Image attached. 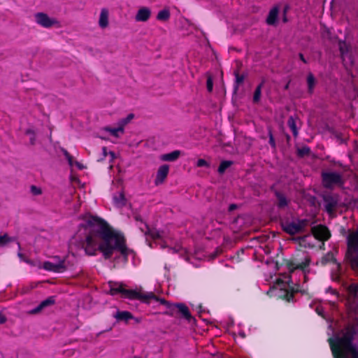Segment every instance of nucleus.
Wrapping results in <instances>:
<instances>
[{
	"label": "nucleus",
	"instance_id": "393cba45",
	"mask_svg": "<svg viewBox=\"0 0 358 358\" xmlns=\"http://www.w3.org/2000/svg\"><path fill=\"white\" fill-rule=\"evenodd\" d=\"M13 241V239L9 237L7 234L0 236V248L6 246L8 243Z\"/></svg>",
	"mask_w": 358,
	"mask_h": 358
},
{
	"label": "nucleus",
	"instance_id": "72a5a7b5",
	"mask_svg": "<svg viewBox=\"0 0 358 358\" xmlns=\"http://www.w3.org/2000/svg\"><path fill=\"white\" fill-rule=\"evenodd\" d=\"M63 152H64V156L67 159L69 165L71 166H73L74 165V163H73L72 157L69 155V153L66 150H63Z\"/></svg>",
	"mask_w": 358,
	"mask_h": 358
},
{
	"label": "nucleus",
	"instance_id": "49530a36",
	"mask_svg": "<svg viewBox=\"0 0 358 358\" xmlns=\"http://www.w3.org/2000/svg\"><path fill=\"white\" fill-rule=\"evenodd\" d=\"M299 57H300V59H301V61H303L304 63H306V61L302 54H299Z\"/></svg>",
	"mask_w": 358,
	"mask_h": 358
},
{
	"label": "nucleus",
	"instance_id": "dca6fc26",
	"mask_svg": "<svg viewBox=\"0 0 358 358\" xmlns=\"http://www.w3.org/2000/svg\"><path fill=\"white\" fill-rule=\"evenodd\" d=\"M113 202L114 204L120 208L125 205L126 199L122 192H120L113 196Z\"/></svg>",
	"mask_w": 358,
	"mask_h": 358
},
{
	"label": "nucleus",
	"instance_id": "9b49d317",
	"mask_svg": "<svg viewBox=\"0 0 358 358\" xmlns=\"http://www.w3.org/2000/svg\"><path fill=\"white\" fill-rule=\"evenodd\" d=\"M169 172V166L167 164L162 165L159 167L156 178L155 180V184L159 185L162 184L166 178Z\"/></svg>",
	"mask_w": 358,
	"mask_h": 358
},
{
	"label": "nucleus",
	"instance_id": "423d86ee",
	"mask_svg": "<svg viewBox=\"0 0 358 358\" xmlns=\"http://www.w3.org/2000/svg\"><path fill=\"white\" fill-rule=\"evenodd\" d=\"M312 234H313V235L306 236L303 238L302 242L304 243L305 246H306V243H307L308 247H310V248L313 247L314 244L310 243V241L312 239L319 240V241H326L330 236V234H329L328 229L326 227L322 226V225L313 227L312 228Z\"/></svg>",
	"mask_w": 358,
	"mask_h": 358
},
{
	"label": "nucleus",
	"instance_id": "b1692460",
	"mask_svg": "<svg viewBox=\"0 0 358 358\" xmlns=\"http://www.w3.org/2000/svg\"><path fill=\"white\" fill-rule=\"evenodd\" d=\"M307 83L309 91L312 92L315 85V79L312 73L308 75Z\"/></svg>",
	"mask_w": 358,
	"mask_h": 358
},
{
	"label": "nucleus",
	"instance_id": "c03bdc74",
	"mask_svg": "<svg viewBox=\"0 0 358 358\" xmlns=\"http://www.w3.org/2000/svg\"><path fill=\"white\" fill-rule=\"evenodd\" d=\"M236 208V205H235V204H231V205H230V206H229V211H232V210H234Z\"/></svg>",
	"mask_w": 358,
	"mask_h": 358
},
{
	"label": "nucleus",
	"instance_id": "2eb2a0df",
	"mask_svg": "<svg viewBox=\"0 0 358 358\" xmlns=\"http://www.w3.org/2000/svg\"><path fill=\"white\" fill-rule=\"evenodd\" d=\"M180 156V150H174L170 153L163 154L160 155L159 159L163 162H174Z\"/></svg>",
	"mask_w": 358,
	"mask_h": 358
},
{
	"label": "nucleus",
	"instance_id": "a18cd8bd",
	"mask_svg": "<svg viewBox=\"0 0 358 358\" xmlns=\"http://www.w3.org/2000/svg\"><path fill=\"white\" fill-rule=\"evenodd\" d=\"M243 78L242 77L236 76V81L238 83H241L243 81Z\"/></svg>",
	"mask_w": 358,
	"mask_h": 358
},
{
	"label": "nucleus",
	"instance_id": "f3484780",
	"mask_svg": "<svg viewBox=\"0 0 358 358\" xmlns=\"http://www.w3.org/2000/svg\"><path fill=\"white\" fill-rule=\"evenodd\" d=\"M278 15V8L275 7L272 8L267 17L266 22L268 24H274L276 22L277 17Z\"/></svg>",
	"mask_w": 358,
	"mask_h": 358
},
{
	"label": "nucleus",
	"instance_id": "8fccbe9b",
	"mask_svg": "<svg viewBox=\"0 0 358 358\" xmlns=\"http://www.w3.org/2000/svg\"><path fill=\"white\" fill-rule=\"evenodd\" d=\"M239 335H240L242 338H245V334H244L243 331H240V332H239Z\"/></svg>",
	"mask_w": 358,
	"mask_h": 358
},
{
	"label": "nucleus",
	"instance_id": "7c9ffc66",
	"mask_svg": "<svg viewBox=\"0 0 358 358\" xmlns=\"http://www.w3.org/2000/svg\"><path fill=\"white\" fill-rule=\"evenodd\" d=\"M149 233L154 239H162L164 238L163 232H161L159 231H149Z\"/></svg>",
	"mask_w": 358,
	"mask_h": 358
},
{
	"label": "nucleus",
	"instance_id": "9d476101",
	"mask_svg": "<svg viewBox=\"0 0 358 358\" xmlns=\"http://www.w3.org/2000/svg\"><path fill=\"white\" fill-rule=\"evenodd\" d=\"M339 48L344 65L348 67L353 64L352 55L349 53L348 46L344 41L339 43Z\"/></svg>",
	"mask_w": 358,
	"mask_h": 358
},
{
	"label": "nucleus",
	"instance_id": "f704fd0d",
	"mask_svg": "<svg viewBox=\"0 0 358 358\" xmlns=\"http://www.w3.org/2000/svg\"><path fill=\"white\" fill-rule=\"evenodd\" d=\"M31 192L34 194V195H39L41 194V189L36 187V186H34V185H32L31 187Z\"/></svg>",
	"mask_w": 358,
	"mask_h": 358
},
{
	"label": "nucleus",
	"instance_id": "a19ab883",
	"mask_svg": "<svg viewBox=\"0 0 358 358\" xmlns=\"http://www.w3.org/2000/svg\"><path fill=\"white\" fill-rule=\"evenodd\" d=\"M331 258H332V255L330 254H328V255L326 257L322 259V264L326 263L327 261H329V259H330Z\"/></svg>",
	"mask_w": 358,
	"mask_h": 358
},
{
	"label": "nucleus",
	"instance_id": "4c0bfd02",
	"mask_svg": "<svg viewBox=\"0 0 358 358\" xmlns=\"http://www.w3.org/2000/svg\"><path fill=\"white\" fill-rule=\"evenodd\" d=\"M213 81L210 78H208L207 80V89L209 92H211L213 90Z\"/></svg>",
	"mask_w": 358,
	"mask_h": 358
},
{
	"label": "nucleus",
	"instance_id": "37998d69",
	"mask_svg": "<svg viewBox=\"0 0 358 358\" xmlns=\"http://www.w3.org/2000/svg\"><path fill=\"white\" fill-rule=\"evenodd\" d=\"M5 317L1 313H0V324H2L5 322Z\"/></svg>",
	"mask_w": 358,
	"mask_h": 358
},
{
	"label": "nucleus",
	"instance_id": "c85d7f7f",
	"mask_svg": "<svg viewBox=\"0 0 358 358\" xmlns=\"http://www.w3.org/2000/svg\"><path fill=\"white\" fill-rule=\"evenodd\" d=\"M277 197H278V206L280 207H285L287 206V199L282 194L278 193Z\"/></svg>",
	"mask_w": 358,
	"mask_h": 358
},
{
	"label": "nucleus",
	"instance_id": "39448f33",
	"mask_svg": "<svg viewBox=\"0 0 358 358\" xmlns=\"http://www.w3.org/2000/svg\"><path fill=\"white\" fill-rule=\"evenodd\" d=\"M25 262L32 266H36L39 268H42L45 271L55 273H63L73 264L70 260L69 256L63 258L59 256H54L50 261L45 262L43 264L40 262L38 264H34L30 260H25Z\"/></svg>",
	"mask_w": 358,
	"mask_h": 358
},
{
	"label": "nucleus",
	"instance_id": "bb28decb",
	"mask_svg": "<svg viewBox=\"0 0 358 358\" xmlns=\"http://www.w3.org/2000/svg\"><path fill=\"white\" fill-rule=\"evenodd\" d=\"M231 164V162L230 161H224L222 162L218 168V171L220 173H223L225 170L229 168Z\"/></svg>",
	"mask_w": 358,
	"mask_h": 358
},
{
	"label": "nucleus",
	"instance_id": "ea45409f",
	"mask_svg": "<svg viewBox=\"0 0 358 358\" xmlns=\"http://www.w3.org/2000/svg\"><path fill=\"white\" fill-rule=\"evenodd\" d=\"M27 134H30V142H31V144H34V134L30 130H27Z\"/></svg>",
	"mask_w": 358,
	"mask_h": 358
},
{
	"label": "nucleus",
	"instance_id": "c9c22d12",
	"mask_svg": "<svg viewBox=\"0 0 358 358\" xmlns=\"http://www.w3.org/2000/svg\"><path fill=\"white\" fill-rule=\"evenodd\" d=\"M316 312L317 314L320 316H322L323 318H326V316L324 315V308L322 306H317L315 308Z\"/></svg>",
	"mask_w": 358,
	"mask_h": 358
},
{
	"label": "nucleus",
	"instance_id": "aec40b11",
	"mask_svg": "<svg viewBox=\"0 0 358 358\" xmlns=\"http://www.w3.org/2000/svg\"><path fill=\"white\" fill-rule=\"evenodd\" d=\"M178 310V311L182 314V315L186 318L187 320H189L191 317V315L189 312V310L186 306L182 303H178L174 305Z\"/></svg>",
	"mask_w": 358,
	"mask_h": 358
},
{
	"label": "nucleus",
	"instance_id": "a211bd4d",
	"mask_svg": "<svg viewBox=\"0 0 358 358\" xmlns=\"http://www.w3.org/2000/svg\"><path fill=\"white\" fill-rule=\"evenodd\" d=\"M325 208L327 211L331 214L334 212L336 206V201L333 199L326 198L325 199Z\"/></svg>",
	"mask_w": 358,
	"mask_h": 358
},
{
	"label": "nucleus",
	"instance_id": "f257e3e1",
	"mask_svg": "<svg viewBox=\"0 0 358 358\" xmlns=\"http://www.w3.org/2000/svg\"><path fill=\"white\" fill-rule=\"evenodd\" d=\"M77 236L83 238L85 250L90 255L99 250L105 259L126 262L132 252L127 247L124 236L98 217L85 215L79 224Z\"/></svg>",
	"mask_w": 358,
	"mask_h": 358
},
{
	"label": "nucleus",
	"instance_id": "f8f14e48",
	"mask_svg": "<svg viewBox=\"0 0 358 358\" xmlns=\"http://www.w3.org/2000/svg\"><path fill=\"white\" fill-rule=\"evenodd\" d=\"M151 10L148 7L140 8L135 16V20L136 22H146L151 17Z\"/></svg>",
	"mask_w": 358,
	"mask_h": 358
},
{
	"label": "nucleus",
	"instance_id": "ddd939ff",
	"mask_svg": "<svg viewBox=\"0 0 358 358\" xmlns=\"http://www.w3.org/2000/svg\"><path fill=\"white\" fill-rule=\"evenodd\" d=\"M98 24L100 28L106 29L109 25V11L107 8H101L99 17Z\"/></svg>",
	"mask_w": 358,
	"mask_h": 358
},
{
	"label": "nucleus",
	"instance_id": "1a4fd4ad",
	"mask_svg": "<svg viewBox=\"0 0 358 358\" xmlns=\"http://www.w3.org/2000/svg\"><path fill=\"white\" fill-rule=\"evenodd\" d=\"M308 224L306 220H301L287 223L284 225V229L290 234H295L301 231Z\"/></svg>",
	"mask_w": 358,
	"mask_h": 358
},
{
	"label": "nucleus",
	"instance_id": "5701e85b",
	"mask_svg": "<svg viewBox=\"0 0 358 358\" xmlns=\"http://www.w3.org/2000/svg\"><path fill=\"white\" fill-rule=\"evenodd\" d=\"M169 17H170V13L168 10H166V9L160 10L157 15V19L158 20H162V21H166V20H169Z\"/></svg>",
	"mask_w": 358,
	"mask_h": 358
},
{
	"label": "nucleus",
	"instance_id": "2f4dec72",
	"mask_svg": "<svg viewBox=\"0 0 358 358\" xmlns=\"http://www.w3.org/2000/svg\"><path fill=\"white\" fill-rule=\"evenodd\" d=\"M331 292V294L333 296V299H331V300H329V302L331 304H334L335 303L336 300L338 297V294H337V292L334 289H331V287L328 288L327 292Z\"/></svg>",
	"mask_w": 358,
	"mask_h": 358
},
{
	"label": "nucleus",
	"instance_id": "a878e982",
	"mask_svg": "<svg viewBox=\"0 0 358 358\" xmlns=\"http://www.w3.org/2000/svg\"><path fill=\"white\" fill-rule=\"evenodd\" d=\"M263 84L261 83L257 86L255 91L254 96H253V101L254 102H258L260 99L261 94H262V87Z\"/></svg>",
	"mask_w": 358,
	"mask_h": 358
},
{
	"label": "nucleus",
	"instance_id": "6ab92c4d",
	"mask_svg": "<svg viewBox=\"0 0 358 358\" xmlns=\"http://www.w3.org/2000/svg\"><path fill=\"white\" fill-rule=\"evenodd\" d=\"M103 129L109 132L112 136L115 137H118L120 133L122 134L124 132V128L121 126V124H119L118 127L117 128H111L109 127H106Z\"/></svg>",
	"mask_w": 358,
	"mask_h": 358
},
{
	"label": "nucleus",
	"instance_id": "de8ad7c7",
	"mask_svg": "<svg viewBox=\"0 0 358 358\" xmlns=\"http://www.w3.org/2000/svg\"><path fill=\"white\" fill-rule=\"evenodd\" d=\"M75 165H76L80 169H83V166L78 162H75Z\"/></svg>",
	"mask_w": 358,
	"mask_h": 358
},
{
	"label": "nucleus",
	"instance_id": "4468645a",
	"mask_svg": "<svg viewBox=\"0 0 358 358\" xmlns=\"http://www.w3.org/2000/svg\"><path fill=\"white\" fill-rule=\"evenodd\" d=\"M55 302V300L54 296H50V297L46 299L45 300L43 301L42 302H41V303L37 307H36L35 308L30 310L29 313L31 314H36V313L41 312L45 308L54 304Z\"/></svg>",
	"mask_w": 358,
	"mask_h": 358
},
{
	"label": "nucleus",
	"instance_id": "6e6552de",
	"mask_svg": "<svg viewBox=\"0 0 358 358\" xmlns=\"http://www.w3.org/2000/svg\"><path fill=\"white\" fill-rule=\"evenodd\" d=\"M34 20L37 24L44 28H50L53 26H59V21L52 17H50L48 14L38 12L34 15Z\"/></svg>",
	"mask_w": 358,
	"mask_h": 358
},
{
	"label": "nucleus",
	"instance_id": "e433bc0d",
	"mask_svg": "<svg viewBox=\"0 0 358 358\" xmlns=\"http://www.w3.org/2000/svg\"><path fill=\"white\" fill-rule=\"evenodd\" d=\"M196 166L199 167L209 166L208 163L203 159H199L197 161Z\"/></svg>",
	"mask_w": 358,
	"mask_h": 358
},
{
	"label": "nucleus",
	"instance_id": "20e7f679",
	"mask_svg": "<svg viewBox=\"0 0 358 358\" xmlns=\"http://www.w3.org/2000/svg\"><path fill=\"white\" fill-rule=\"evenodd\" d=\"M108 286L110 288V294L115 295L120 294L122 297L130 299H140L144 302H149V300L153 299L159 301L160 304L166 306L167 308H171L170 305L166 301L163 299L157 298L152 292H137L132 289H127L123 287V285L119 282H109Z\"/></svg>",
	"mask_w": 358,
	"mask_h": 358
},
{
	"label": "nucleus",
	"instance_id": "f03ea898",
	"mask_svg": "<svg viewBox=\"0 0 358 358\" xmlns=\"http://www.w3.org/2000/svg\"><path fill=\"white\" fill-rule=\"evenodd\" d=\"M310 259L306 257L301 262H292L289 267V274H281L277 278L271 292L279 291L278 295L290 301L295 292H301L300 283L306 282L309 272Z\"/></svg>",
	"mask_w": 358,
	"mask_h": 358
},
{
	"label": "nucleus",
	"instance_id": "c756f323",
	"mask_svg": "<svg viewBox=\"0 0 358 358\" xmlns=\"http://www.w3.org/2000/svg\"><path fill=\"white\" fill-rule=\"evenodd\" d=\"M133 118H134V115L131 113V114L128 115L127 117L122 119L119 122V124H121V126L124 128V126L127 124H128Z\"/></svg>",
	"mask_w": 358,
	"mask_h": 358
},
{
	"label": "nucleus",
	"instance_id": "58836bf2",
	"mask_svg": "<svg viewBox=\"0 0 358 358\" xmlns=\"http://www.w3.org/2000/svg\"><path fill=\"white\" fill-rule=\"evenodd\" d=\"M269 143L273 148L275 147V140L271 131H269Z\"/></svg>",
	"mask_w": 358,
	"mask_h": 358
},
{
	"label": "nucleus",
	"instance_id": "cd10ccee",
	"mask_svg": "<svg viewBox=\"0 0 358 358\" xmlns=\"http://www.w3.org/2000/svg\"><path fill=\"white\" fill-rule=\"evenodd\" d=\"M102 154H103V158L101 159V160L103 159L104 158H106L108 155L110 156V162L115 159V153L111 151L108 152L107 148L106 147L102 148Z\"/></svg>",
	"mask_w": 358,
	"mask_h": 358
},
{
	"label": "nucleus",
	"instance_id": "3c124183",
	"mask_svg": "<svg viewBox=\"0 0 358 358\" xmlns=\"http://www.w3.org/2000/svg\"><path fill=\"white\" fill-rule=\"evenodd\" d=\"M18 256H19L20 257H22V254H21V253H18Z\"/></svg>",
	"mask_w": 358,
	"mask_h": 358
},
{
	"label": "nucleus",
	"instance_id": "0eeeda50",
	"mask_svg": "<svg viewBox=\"0 0 358 358\" xmlns=\"http://www.w3.org/2000/svg\"><path fill=\"white\" fill-rule=\"evenodd\" d=\"M323 184L326 187L341 186L343 183L342 176L334 171H327L322 173Z\"/></svg>",
	"mask_w": 358,
	"mask_h": 358
},
{
	"label": "nucleus",
	"instance_id": "79ce46f5",
	"mask_svg": "<svg viewBox=\"0 0 358 358\" xmlns=\"http://www.w3.org/2000/svg\"><path fill=\"white\" fill-rule=\"evenodd\" d=\"M140 229L142 231V232H144L145 234L148 231V226L146 224H143V227H140Z\"/></svg>",
	"mask_w": 358,
	"mask_h": 358
},
{
	"label": "nucleus",
	"instance_id": "4be33fe9",
	"mask_svg": "<svg viewBox=\"0 0 358 358\" xmlns=\"http://www.w3.org/2000/svg\"><path fill=\"white\" fill-rule=\"evenodd\" d=\"M287 124L290 128L291 131H292L293 135L294 136H296L298 134V131L296 124V119L291 116L287 121Z\"/></svg>",
	"mask_w": 358,
	"mask_h": 358
},
{
	"label": "nucleus",
	"instance_id": "09e8293b",
	"mask_svg": "<svg viewBox=\"0 0 358 358\" xmlns=\"http://www.w3.org/2000/svg\"><path fill=\"white\" fill-rule=\"evenodd\" d=\"M169 250L171 252H173V253L176 252V251H177L175 248H170Z\"/></svg>",
	"mask_w": 358,
	"mask_h": 358
},
{
	"label": "nucleus",
	"instance_id": "473e14b6",
	"mask_svg": "<svg viewBox=\"0 0 358 358\" xmlns=\"http://www.w3.org/2000/svg\"><path fill=\"white\" fill-rule=\"evenodd\" d=\"M310 152V148L307 146L303 147L298 150V153L300 156H304Z\"/></svg>",
	"mask_w": 358,
	"mask_h": 358
},
{
	"label": "nucleus",
	"instance_id": "412c9836",
	"mask_svg": "<svg viewBox=\"0 0 358 358\" xmlns=\"http://www.w3.org/2000/svg\"><path fill=\"white\" fill-rule=\"evenodd\" d=\"M115 317L117 320L125 321L132 318L131 314L128 311H118L117 312Z\"/></svg>",
	"mask_w": 358,
	"mask_h": 358
},
{
	"label": "nucleus",
	"instance_id": "7ed1b4c3",
	"mask_svg": "<svg viewBox=\"0 0 358 358\" xmlns=\"http://www.w3.org/2000/svg\"><path fill=\"white\" fill-rule=\"evenodd\" d=\"M334 358H358V327L329 339Z\"/></svg>",
	"mask_w": 358,
	"mask_h": 358
}]
</instances>
